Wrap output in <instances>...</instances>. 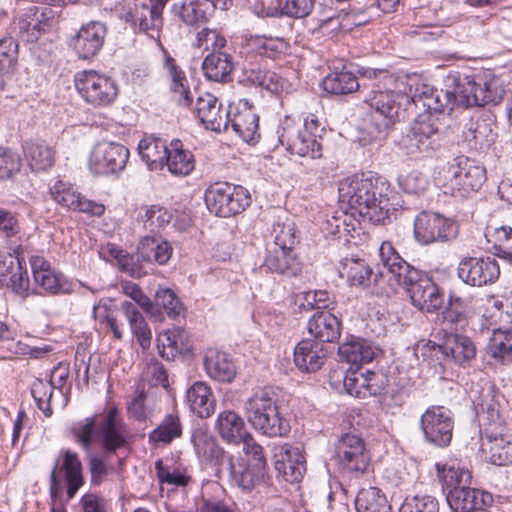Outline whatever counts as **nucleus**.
<instances>
[{
  "label": "nucleus",
  "mask_w": 512,
  "mask_h": 512,
  "mask_svg": "<svg viewBox=\"0 0 512 512\" xmlns=\"http://www.w3.org/2000/svg\"><path fill=\"white\" fill-rule=\"evenodd\" d=\"M389 184L372 172L355 174L339 183V199L373 224L389 218Z\"/></svg>",
  "instance_id": "nucleus-1"
},
{
  "label": "nucleus",
  "mask_w": 512,
  "mask_h": 512,
  "mask_svg": "<svg viewBox=\"0 0 512 512\" xmlns=\"http://www.w3.org/2000/svg\"><path fill=\"white\" fill-rule=\"evenodd\" d=\"M495 98L496 92L491 88L490 83L476 82L466 77L463 82H457L452 89L425 97V100L422 101L424 112L417 114L414 122L419 125L432 126L430 123L432 110L442 111L445 107L453 110L455 107L484 106L494 102Z\"/></svg>",
  "instance_id": "nucleus-2"
},
{
  "label": "nucleus",
  "mask_w": 512,
  "mask_h": 512,
  "mask_svg": "<svg viewBox=\"0 0 512 512\" xmlns=\"http://www.w3.org/2000/svg\"><path fill=\"white\" fill-rule=\"evenodd\" d=\"M248 423L268 437L285 436L290 431L288 421L279 412V406L269 389L256 391L244 403Z\"/></svg>",
  "instance_id": "nucleus-3"
},
{
  "label": "nucleus",
  "mask_w": 512,
  "mask_h": 512,
  "mask_svg": "<svg viewBox=\"0 0 512 512\" xmlns=\"http://www.w3.org/2000/svg\"><path fill=\"white\" fill-rule=\"evenodd\" d=\"M410 97L400 89L398 80L384 73L383 78L373 85L372 90L365 97V103L382 118L381 125L390 128L400 122V107L403 102H409ZM412 104L417 107L422 99L411 98Z\"/></svg>",
  "instance_id": "nucleus-4"
},
{
  "label": "nucleus",
  "mask_w": 512,
  "mask_h": 512,
  "mask_svg": "<svg viewBox=\"0 0 512 512\" xmlns=\"http://www.w3.org/2000/svg\"><path fill=\"white\" fill-rule=\"evenodd\" d=\"M73 83L82 101L93 108H107L115 104L120 89L117 81L95 69H84L74 74Z\"/></svg>",
  "instance_id": "nucleus-5"
},
{
  "label": "nucleus",
  "mask_w": 512,
  "mask_h": 512,
  "mask_svg": "<svg viewBox=\"0 0 512 512\" xmlns=\"http://www.w3.org/2000/svg\"><path fill=\"white\" fill-rule=\"evenodd\" d=\"M447 172L453 193L460 197H468L479 191L487 179L485 166L465 155H458L448 161Z\"/></svg>",
  "instance_id": "nucleus-6"
},
{
  "label": "nucleus",
  "mask_w": 512,
  "mask_h": 512,
  "mask_svg": "<svg viewBox=\"0 0 512 512\" xmlns=\"http://www.w3.org/2000/svg\"><path fill=\"white\" fill-rule=\"evenodd\" d=\"M206 206L211 213L220 217L236 215L250 205L249 191L242 186L217 182L205 191Z\"/></svg>",
  "instance_id": "nucleus-7"
},
{
  "label": "nucleus",
  "mask_w": 512,
  "mask_h": 512,
  "mask_svg": "<svg viewBox=\"0 0 512 512\" xmlns=\"http://www.w3.org/2000/svg\"><path fill=\"white\" fill-rule=\"evenodd\" d=\"M438 352L463 365L475 357L476 349L470 338L452 332H445L443 341L440 344H435L431 341L420 342L415 348L416 356H421L423 360L432 357Z\"/></svg>",
  "instance_id": "nucleus-8"
},
{
  "label": "nucleus",
  "mask_w": 512,
  "mask_h": 512,
  "mask_svg": "<svg viewBox=\"0 0 512 512\" xmlns=\"http://www.w3.org/2000/svg\"><path fill=\"white\" fill-rule=\"evenodd\" d=\"M458 235V225L438 213L422 211L414 220V237L422 245L453 240Z\"/></svg>",
  "instance_id": "nucleus-9"
},
{
  "label": "nucleus",
  "mask_w": 512,
  "mask_h": 512,
  "mask_svg": "<svg viewBox=\"0 0 512 512\" xmlns=\"http://www.w3.org/2000/svg\"><path fill=\"white\" fill-rule=\"evenodd\" d=\"M412 304L422 312L433 313L442 308L444 295L440 288L424 272H412L402 285Z\"/></svg>",
  "instance_id": "nucleus-10"
},
{
  "label": "nucleus",
  "mask_w": 512,
  "mask_h": 512,
  "mask_svg": "<svg viewBox=\"0 0 512 512\" xmlns=\"http://www.w3.org/2000/svg\"><path fill=\"white\" fill-rule=\"evenodd\" d=\"M128 158L129 150L123 145L99 141L91 150L88 165L94 174H114L125 168Z\"/></svg>",
  "instance_id": "nucleus-11"
},
{
  "label": "nucleus",
  "mask_w": 512,
  "mask_h": 512,
  "mask_svg": "<svg viewBox=\"0 0 512 512\" xmlns=\"http://www.w3.org/2000/svg\"><path fill=\"white\" fill-rule=\"evenodd\" d=\"M63 472L67 483V498L72 499L79 488L84 484L82 464L76 452L62 450L50 473V494L54 499L61 490L57 472Z\"/></svg>",
  "instance_id": "nucleus-12"
},
{
  "label": "nucleus",
  "mask_w": 512,
  "mask_h": 512,
  "mask_svg": "<svg viewBox=\"0 0 512 512\" xmlns=\"http://www.w3.org/2000/svg\"><path fill=\"white\" fill-rule=\"evenodd\" d=\"M420 428L426 441L439 447L450 444L453 431L452 413L444 406L428 407L420 418Z\"/></svg>",
  "instance_id": "nucleus-13"
},
{
  "label": "nucleus",
  "mask_w": 512,
  "mask_h": 512,
  "mask_svg": "<svg viewBox=\"0 0 512 512\" xmlns=\"http://www.w3.org/2000/svg\"><path fill=\"white\" fill-rule=\"evenodd\" d=\"M335 456L338 466L351 474H363L369 466L370 456L364 441L354 434H345L338 440Z\"/></svg>",
  "instance_id": "nucleus-14"
},
{
  "label": "nucleus",
  "mask_w": 512,
  "mask_h": 512,
  "mask_svg": "<svg viewBox=\"0 0 512 512\" xmlns=\"http://www.w3.org/2000/svg\"><path fill=\"white\" fill-rule=\"evenodd\" d=\"M457 274L464 283L481 287L497 281L500 267L494 257H467L458 264Z\"/></svg>",
  "instance_id": "nucleus-15"
},
{
  "label": "nucleus",
  "mask_w": 512,
  "mask_h": 512,
  "mask_svg": "<svg viewBox=\"0 0 512 512\" xmlns=\"http://www.w3.org/2000/svg\"><path fill=\"white\" fill-rule=\"evenodd\" d=\"M50 193L53 200L67 210L93 217H101L105 212V206L102 203L86 198L70 183L62 180L54 183Z\"/></svg>",
  "instance_id": "nucleus-16"
},
{
  "label": "nucleus",
  "mask_w": 512,
  "mask_h": 512,
  "mask_svg": "<svg viewBox=\"0 0 512 512\" xmlns=\"http://www.w3.org/2000/svg\"><path fill=\"white\" fill-rule=\"evenodd\" d=\"M107 34L106 26L99 21H90L80 27L68 41L69 47L79 59L88 60L102 49Z\"/></svg>",
  "instance_id": "nucleus-17"
},
{
  "label": "nucleus",
  "mask_w": 512,
  "mask_h": 512,
  "mask_svg": "<svg viewBox=\"0 0 512 512\" xmlns=\"http://www.w3.org/2000/svg\"><path fill=\"white\" fill-rule=\"evenodd\" d=\"M163 68L172 99L180 106L190 107L194 97L186 73L177 60L165 49H163Z\"/></svg>",
  "instance_id": "nucleus-18"
},
{
  "label": "nucleus",
  "mask_w": 512,
  "mask_h": 512,
  "mask_svg": "<svg viewBox=\"0 0 512 512\" xmlns=\"http://www.w3.org/2000/svg\"><path fill=\"white\" fill-rule=\"evenodd\" d=\"M99 434L106 453H115L128 445L129 430L116 407L110 408L99 423Z\"/></svg>",
  "instance_id": "nucleus-19"
},
{
  "label": "nucleus",
  "mask_w": 512,
  "mask_h": 512,
  "mask_svg": "<svg viewBox=\"0 0 512 512\" xmlns=\"http://www.w3.org/2000/svg\"><path fill=\"white\" fill-rule=\"evenodd\" d=\"M446 499L453 512L488 511L486 507L493 501L490 493L468 485L449 490Z\"/></svg>",
  "instance_id": "nucleus-20"
},
{
  "label": "nucleus",
  "mask_w": 512,
  "mask_h": 512,
  "mask_svg": "<svg viewBox=\"0 0 512 512\" xmlns=\"http://www.w3.org/2000/svg\"><path fill=\"white\" fill-rule=\"evenodd\" d=\"M275 469L289 483L299 482L305 472L304 456L298 447L285 443L275 448Z\"/></svg>",
  "instance_id": "nucleus-21"
},
{
  "label": "nucleus",
  "mask_w": 512,
  "mask_h": 512,
  "mask_svg": "<svg viewBox=\"0 0 512 512\" xmlns=\"http://www.w3.org/2000/svg\"><path fill=\"white\" fill-rule=\"evenodd\" d=\"M162 12L163 6L151 0L149 4H135L127 13L126 20L134 29L146 32L151 38H159L163 25Z\"/></svg>",
  "instance_id": "nucleus-22"
},
{
  "label": "nucleus",
  "mask_w": 512,
  "mask_h": 512,
  "mask_svg": "<svg viewBox=\"0 0 512 512\" xmlns=\"http://www.w3.org/2000/svg\"><path fill=\"white\" fill-rule=\"evenodd\" d=\"M203 364L207 375L218 382L230 383L237 374L232 357L228 353L215 348L206 350Z\"/></svg>",
  "instance_id": "nucleus-23"
},
{
  "label": "nucleus",
  "mask_w": 512,
  "mask_h": 512,
  "mask_svg": "<svg viewBox=\"0 0 512 512\" xmlns=\"http://www.w3.org/2000/svg\"><path fill=\"white\" fill-rule=\"evenodd\" d=\"M326 358L324 345L313 339L300 341L294 349V363L303 372L318 371Z\"/></svg>",
  "instance_id": "nucleus-24"
},
{
  "label": "nucleus",
  "mask_w": 512,
  "mask_h": 512,
  "mask_svg": "<svg viewBox=\"0 0 512 512\" xmlns=\"http://www.w3.org/2000/svg\"><path fill=\"white\" fill-rule=\"evenodd\" d=\"M482 450L490 463L498 466L512 464V436L493 433L486 428Z\"/></svg>",
  "instance_id": "nucleus-25"
},
{
  "label": "nucleus",
  "mask_w": 512,
  "mask_h": 512,
  "mask_svg": "<svg viewBox=\"0 0 512 512\" xmlns=\"http://www.w3.org/2000/svg\"><path fill=\"white\" fill-rule=\"evenodd\" d=\"M308 332L320 343L334 342L341 334V322L328 311L316 312L308 321Z\"/></svg>",
  "instance_id": "nucleus-26"
},
{
  "label": "nucleus",
  "mask_w": 512,
  "mask_h": 512,
  "mask_svg": "<svg viewBox=\"0 0 512 512\" xmlns=\"http://www.w3.org/2000/svg\"><path fill=\"white\" fill-rule=\"evenodd\" d=\"M173 11L188 26H199L209 21L213 14L210 0H184L173 5Z\"/></svg>",
  "instance_id": "nucleus-27"
},
{
  "label": "nucleus",
  "mask_w": 512,
  "mask_h": 512,
  "mask_svg": "<svg viewBox=\"0 0 512 512\" xmlns=\"http://www.w3.org/2000/svg\"><path fill=\"white\" fill-rule=\"evenodd\" d=\"M215 428L223 440L232 444H239L250 434L246 429L243 418L233 410L220 412Z\"/></svg>",
  "instance_id": "nucleus-28"
},
{
  "label": "nucleus",
  "mask_w": 512,
  "mask_h": 512,
  "mask_svg": "<svg viewBox=\"0 0 512 512\" xmlns=\"http://www.w3.org/2000/svg\"><path fill=\"white\" fill-rule=\"evenodd\" d=\"M186 399L191 411L200 418H208L216 408V400L211 388L202 381H196L187 390Z\"/></svg>",
  "instance_id": "nucleus-29"
},
{
  "label": "nucleus",
  "mask_w": 512,
  "mask_h": 512,
  "mask_svg": "<svg viewBox=\"0 0 512 512\" xmlns=\"http://www.w3.org/2000/svg\"><path fill=\"white\" fill-rule=\"evenodd\" d=\"M234 69L231 55L218 51L208 54L202 62L204 76L211 81L227 83Z\"/></svg>",
  "instance_id": "nucleus-30"
},
{
  "label": "nucleus",
  "mask_w": 512,
  "mask_h": 512,
  "mask_svg": "<svg viewBox=\"0 0 512 512\" xmlns=\"http://www.w3.org/2000/svg\"><path fill=\"white\" fill-rule=\"evenodd\" d=\"M228 469L230 476L238 487L243 490L250 491L262 482H264L266 469L248 463L238 462L234 463L230 458L228 460Z\"/></svg>",
  "instance_id": "nucleus-31"
},
{
  "label": "nucleus",
  "mask_w": 512,
  "mask_h": 512,
  "mask_svg": "<svg viewBox=\"0 0 512 512\" xmlns=\"http://www.w3.org/2000/svg\"><path fill=\"white\" fill-rule=\"evenodd\" d=\"M168 149L169 145L166 141L153 134L145 136L138 145V152L143 161L146 162L150 170L156 171L165 167V157Z\"/></svg>",
  "instance_id": "nucleus-32"
},
{
  "label": "nucleus",
  "mask_w": 512,
  "mask_h": 512,
  "mask_svg": "<svg viewBox=\"0 0 512 512\" xmlns=\"http://www.w3.org/2000/svg\"><path fill=\"white\" fill-rule=\"evenodd\" d=\"M226 118L224 128H228L229 123L232 128L259 127V114L256 107L247 99H239L236 103L230 104Z\"/></svg>",
  "instance_id": "nucleus-33"
},
{
  "label": "nucleus",
  "mask_w": 512,
  "mask_h": 512,
  "mask_svg": "<svg viewBox=\"0 0 512 512\" xmlns=\"http://www.w3.org/2000/svg\"><path fill=\"white\" fill-rule=\"evenodd\" d=\"M379 254L383 265L394 275L400 286L408 280L412 272L418 270L407 263L389 241H384L381 244Z\"/></svg>",
  "instance_id": "nucleus-34"
},
{
  "label": "nucleus",
  "mask_w": 512,
  "mask_h": 512,
  "mask_svg": "<svg viewBox=\"0 0 512 512\" xmlns=\"http://www.w3.org/2000/svg\"><path fill=\"white\" fill-rule=\"evenodd\" d=\"M341 278L346 279L350 286L368 288L373 277V270L365 260L345 258L339 269Z\"/></svg>",
  "instance_id": "nucleus-35"
},
{
  "label": "nucleus",
  "mask_w": 512,
  "mask_h": 512,
  "mask_svg": "<svg viewBox=\"0 0 512 512\" xmlns=\"http://www.w3.org/2000/svg\"><path fill=\"white\" fill-rule=\"evenodd\" d=\"M264 267L269 271L287 277H294L301 273L302 266L294 254V250L275 249L264 261Z\"/></svg>",
  "instance_id": "nucleus-36"
},
{
  "label": "nucleus",
  "mask_w": 512,
  "mask_h": 512,
  "mask_svg": "<svg viewBox=\"0 0 512 512\" xmlns=\"http://www.w3.org/2000/svg\"><path fill=\"white\" fill-rule=\"evenodd\" d=\"M165 166L172 175L187 176L194 170V157L189 150L183 149L180 140H173L165 157Z\"/></svg>",
  "instance_id": "nucleus-37"
},
{
  "label": "nucleus",
  "mask_w": 512,
  "mask_h": 512,
  "mask_svg": "<svg viewBox=\"0 0 512 512\" xmlns=\"http://www.w3.org/2000/svg\"><path fill=\"white\" fill-rule=\"evenodd\" d=\"M435 468L443 489H447L448 491L469 485L471 482L472 477L470 471L464 466H461L456 460L436 463Z\"/></svg>",
  "instance_id": "nucleus-38"
},
{
  "label": "nucleus",
  "mask_w": 512,
  "mask_h": 512,
  "mask_svg": "<svg viewBox=\"0 0 512 512\" xmlns=\"http://www.w3.org/2000/svg\"><path fill=\"white\" fill-rule=\"evenodd\" d=\"M120 307L141 348L143 350L149 349L152 340V332L141 312L137 309L136 305L130 301L121 302Z\"/></svg>",
  "instance_id": "nucleus-39"
},
{
  "label": "nucleus",
  "mask_w": 512,
  "mask_h": 512,
  "mask_svg": "<svg viewBox=\"0 0 512 512\" xmlns=\"http://www.w3.org/2000/svg\"><path fill=\"white\" fill-rule=\"evenodd\" d=\"M182 435V424L178 413L167 414L160 424L149 433L148 441L154 447L169 445Z\"/></svg>",
  "instance_id": "nucleus-40"
},
{
  "label": "nucleus",
  "mask_w": 512,
  "mask_h": 512,
  "mask_svg": "<svg viewBox=\"0 0 512 512\" xmlns=\"http://www.w3.org/2000/svg\"><path fill=\"white\" fill-rule=\"evenodd\" d=\"M137 250L143 260L156 262L160 265L166 264L172 256L171 245L167 241L155 236L142 238Z\"/></svg>",
  "instance_id": "nucleus-41"
},
{
  "label": "nucleus",
  "mask_w": 512,
  "mask_h": 512,
  "mask_svg": "<svg viewBox=\"0 0 512 512\" xmlns=\"http://www.w3.org/2000/svg\"><path fill=\"white\" fill-rule=\"evenodd\" d=\"M196 114L205 128H220L222 124L221 104L211 93H204L196 100Z\"/></svg>",
  "instance_id": "nucleus-42"
},
{
  "label": "nucleus",
  "mask_w": 512,
  "mask_h": 512,
  "mask_svg": "<svg viewBox=\"0 0 512 512\" xmlns=\"http://www.w3.org/2000/svg\"><path fill=\"white\" fill-rule=\"evenodd\" d=\"M24 151L29 165L34 171H45L54 164V150L42 141H28Z\"/></svg>",
  "instance_id": "nucleus-43"
},
{
  "label": "nucleus",
  "mask_w": 512,
  "mask_h": 512,
  "mask_svg": "<svg viewBox=\"0 0 512 512\" xmlns=\"http://www.w3.org/2000/svg\"><path fill=\"white\" fill-rule=\"evenodd\" d=\"M358 512H392L386 496L377 487L361 489L355 499Z\"/></svg>",
  "instance_id": "nucleus-44"
},
{
  "label": "nucleus",
  "mask_w": 512,
  "mask_h": 512,
  "mask_svg": "<svg viewBox=\"0 0 512 512\" xmlns=\"http://www.w3.org/2000/svg\"><path fill=\"white\" fill-rule=\"evenodd\" d=\"M338 355L341 360L350 364L358 365L372 361L374 358V351L363 340L352 338L339 346Z\"/></svg>",
  "instance_id": "nucleus-45"
},
{
  "label": "nucleus",
  "mask_w": 512,
  "mask_h": 512,
  "mask_svg": "<svg viewBox=\"0 0 512 512\" xmlns=\"http://www.w3.org/2000/svg\"><path fill=\"white\" fill-rule=\"evenodd\" d=\"M323 89L331 94L345 95L358 90L357 77L349 71L330 73L323 79Z\"/></svg>",
  "instance_id": "nucleus-46"
},
{
  "label": "nucleus",
  "mask_w": 512,
  "mask_h": 512,
  "mask_svg": "<svg viewBox=\"0 0 512 512\" xmlns=\"http://www.w3.org/2000/svg\"><path fill=\"white\" fill-rule=\"evenodd\" d=\"M191 441L196 454L205 460H219L225 457L223 449L217 444L216 439L207 432L198 429L192 433Z\"/></svg>",
  "instance_id": "nucleus-47"
},
{
  "label": "nucleus",
  "mask_w": 512,
  "mask_h": 512,
  "mask_svg": "<svg viewBox=\"0 0 512 512\" xmlns=\"http://www.w3.org/2000/svg\"><path fill=\"white\" fill-rule=\"evenodd\" d=\"M137 219L143 223L146 229L156 231L168 225L172 219V213L160 205H143Z\"/></svg>",
  "instance_id": "nucleus-48"
},
{
  "label": "nucleus",
  "mask_w": 512,
  "mask_h": 512,
  "mask_svg": "<svg viewBox=\"0 0 512 512\" xmlns=\"http://www.w3.org/2000/svg\"><path fill=\"white\" fill-rule=\"evenodd\" d=\"M155 471L161 484L185 487L191 481L185 467L165 464L162 459L155 462Z\"/></svg>",
  "instance_id": "nucleus-49"
},
{
  "label": "nucleus",
  "mask_w": 512,
  "mask_h": 512,
  "mask_svg": "<svg viewBox=\"0 0 512 512\" xmlns=\"http://www.w3.org/2000/svg\"><path fill=\"white\" fill-rule=\"evenodd\" d=\"M488 353L502 362L512 357V330L495 329L489 339Z\"/></svg>",
  "instance_id": "nucleus-50"
},
{
  "label": "nucleus",
  "mask_w": 512,
  "mask_h": 512,
  "mask_svg": "<svg viewBox=\"0 0 512 512\" xmlns=\"http://www.w3.org/2000/svg\"><path fill=\"white\" fill-rule=\"evenodd\" d=\"M486 237L493 243L495 255L512 263V229L505 226L487 229Z\"/></svg>",
  "instance_id": "nucleus-51"
},
{
  "label": "nucleus",
  "mask_w": 512,
  "mask_h": 512,
  "mask_svg": "<svg viewBox=\"0 0 512 512\" xmlns=\"http://www.w3.org/2000/svg\"><path fill=\"white\" fill-rule=\"evenodd\" d=\"M288 145L291 153H296L300 156H310L311 158L321 156V145L315 140L310 130H298L292 142H290L289 136Z\"/></svg>",
  "instance_id": "nucleus-52"
},
{
  "label": "nucleus",
  "mask_w": 512,
  "mask_h": 512,
  "mask_svg": "<svg viewBox=\"0 0 512 512\" xmlns=\"http://www.w3.org/2000/svg\"><path fill=\"white\" fill-rule=\"evenodd\" d=\"M272 235L274 236V244L277 248L294 250L298 243V235L295 223L291 219L277 221L274 224Z\"/></svg>",
  "instance_id": "nucleus-53"
},
{
  "label": "nucleus",
  "mask_w": 512,
  "mask_h": 512,
  "mask_svg": "<svg viewBox=\"0 0 512 512\" xmlns=\"http://www.w3.org/2000/svg\"><path fill=\"white\" fill-rule=\"evenodd\" d=\"M252 43L258 54L271 59L285 55L289 48L288 42L279 37L255 36Z\"/></svg>",
  "instance_id": "nucleus-54"
},
{
  "label": "nucleus",
  "mask_w": 512,
  "mask_h": 512,
  "mask_svg": "<svg viewBox=\"0 0 512 512\" xmlns=\"http://www.w3.org/2000/svg\"><path fill=\"white\" fill-rule=\"evenodd\" d=\"M183 332L180 329L167 330L157 338V347L159 354L166 360H174L178 354L182 353Z\"/></svg>",
  "instance_id": "nucleus-55"
},
{
  "label": "nucleus",
  "mask_w": 512,
  "mask_h": 512,
  "mask_svg": "<svg viewBox=\"0 0 512 512\" xmlns=\"http://www.w3.org/2000/svg\"><path fill=\"white\" fill-rule=\"evenodd\" d=\"M14 253L18 261L16 270L12 272L10 276V286L12 290L22 298H26L29 295L30 281L28 272L23 270L21 267V260H24V249L21 245L13 248Z\"/></svg>",
  "instance_id": "nucleus-56"
},
{
  "label": "nucleus",
  "mask_w": 512,
  "mask_h": 512,
  "mask_svg": "<svg viewBox=\"0 0 512 512\" xmlns=\"http://www.w3.org/2000/svg\"><path fill=\"white\" fill-rule=\"evenodd\" d=\"M75 440L81 447L89 451L91 445L97 437L96 431V417H87L82 421L75 423L71 429Z\"/></svg>",
  "instance_id": "nucleus-57"
},
{
  "label": "nucleus",
  "mask_w": 512,
  "mask_h": 512,
  "mask_svg": "<svg viewBox=\"0 0 512 512\" xmlns=\"http://www.w3.org/2000/svg\"><path fill=\"white\" fill-rule=\"evenodd\" d=\"M19 45L12 37L0 39V72L10 73L18 62Z\"/></svg>",
  "instance_id": "nucleus-58"
},
{
  "label": "nucleus",
  "mask_w": 512,
  "mask_h": 512,
  "mask_svg": "<svg viewBox=\"0 0 512 512\" xmlns=\"http://www.w3.org/2000/svg\"><path fill=\"white\" fill-rule=\"evenodd\" d=\"M436 132L437 130H430L429 133H424L422 130H407L406 135L400 140V145L408 154L428 150L432 147L430 137Z\"/></svg>",
  "instance_id": "nucleus-59"
},
{
  "label": "nucleus",
  "mask_w": 512,
  "mask_h": 512,
  "mask_svg": "<svg viewBox=\"0 0 512 512\" xmlns=\"http://www.w3.org/2000/svg\"><path fill=\"white\" fill-rule=\"evenodd\" d=\"M399 512H439L438 500L430 495L408 496Z\"/></svg>",
  "instance_id": "nucleus-60"
},
{
  "label": "nucleus",
  "mask_w": 512,
  "mask_h": 512,
  "mask_svg": "<svg viewBox=\"0 0 512 512\" xmlns=\"http://www.w3.org/2000/svg\"><path fill=\"white\" fill-rule=\"evenodd\" d=\"M398 183L406 193L419 195L426 191L430 181L424 173L413 170L406 175L400 176Z\"/></svg>",
  "instance_id": "nucleus-61"
},
{
  "label": "nucleus",
  "mask_w": 512,
  "mask_h": 512,
  "mask_svg": "<svg viewBox=\"0 0 512 512\" xmlns=\"http://www.w3.org/2000/svg\"><path fill=\"white\" fill-rule=\"evenodd\" d=\"M226 39L217 30L203 28L196 34L195 46L199 49L218 52L226 46Z\"/></svg>",
  "instance_id": "nucleus-62"
},
{
  "label": "nucleus",
  "mask_w": 512,
  "mask_h": 512,
  "mask_svg": "<svg viewBox=\"0 0 512 512\" xmlns=\"http://www.w3.org/2000/svg\"><path fill=\"white\" fill-rule=\"evenodd\" d=\"M31 394L36 401L38 408L46 417H50L52 415L50 401L53 394V387L51 384L45 383L42 380H36L32 384Z\"/></svg>",
  "instance_id": "nucleus-63"
},
{
  "label": "nucleus",
  "mask_w": 512,
  "mask_h": 512,
  "mask_svg": "<svg viewBox=\"0 0 512 512\" xmlns=\"http://www.w3.org/2000/svg\"><path fill=\"white\" fill-rule=\"evenodd\" d=\"M315 0H283L280 4L282 15L302 19L306 18L313 11Z\"/></svg>",
  "instance_id": "nucleus-64"
}]
</instances>
